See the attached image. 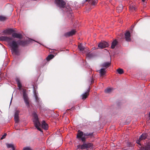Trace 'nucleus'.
Returning <instances> with one entry per match:
<instances>
[{"label":"nucleus","instance_id":"1","mask_svg":"<svg viewBox=\"0 0 150 150\" xmlns=\"http://www.w3.org/2000/svg\"><path fill=\"white\" fill-rule=\"evenodd\" d=\"M1 40L6 41L9 42L10 46L11 48V50L12 53L16 55H18L19 54V50L18 49V45L21 44L23 45H25V43H23L22 41H20L17 42L15 41H13L11 42H9L12 39V37L6 36H2L1 37Z\"/></svg>","mask_w":150,"mask_h":150},{"label":"nucleus","instance_id":"2","mask_svg":"<svg viewBox=\"0 0 150 150\" xmlns=\"http://www.w3.org/2000/svg\"><path fill=\"white\" fill-rule=\"evenodd\" d=\"M92 133H83L80 130H78L77 134L76 137L79 140H81L83 142H84L86 139L89 136L92 135Z\"/></svg>","mask_w":150,"mask_h":150},{"label":"nucleus","instance_id":"3","mask_svg":"<svg viewBox=\"0 0 150 150\" xmlns=\"http://www.w3.org/2000/svg\"><path fill=\"white\" fill-rule=\"evenodd\" d=\"M34 118L33 121L34 125L37 129L41 132H42V130L40 128L41 124L38 120V115L36 113H34Z\"/></svg>","mask_w":150,"mask_h":150},{"label":"nucleus","instance_id":"4","mask_svg":"<svg viewBox=\"0 0 150 150\" xmlns=\"http://www.w3.org/2000/svg\"><path fill=\"white\" fill-rule=\"evenodd\" d=\"M55 2L57 6L60 8H64L66 6V3L63 0H55Z\"/></svg>","mask_w":150,"mask_h":150},{"label":"nucleus","instance_id":"5","mask_svg":"<svg viewBox=\"0 0 150 150\" xmlns=\"http://www.w3.org/2000/svg\"><path fill=\"white\" fill-rule=\"evenodd\" d=\"M23 96L24 101L26 105L29 106V103L28 100V98L26 91L25 90H23Z\"/></svg>","mask_w":150,"mask_h":150},{"label":"nucleus","instance_id":"6","mask_svg":"<svg viewBox=\"0 0 150 150\" xmlns=\"http://www.w3.org/2000/svg\"><path fill=\"white\" fill-rule=\"evenodd\" d=\"M108 46V43L105 42H100L98 45V47L100 48L107 47Z\"/></svg>","mask_w":150,"mask_h":150},{"label":"nucleus","instance_id":"7","mask_svg":"<svg viewBox=\"0 0 150 150\" xmlns=\"http://www.w3.org/2000/svg\"><path fill=\"white\" fill-rule=\"evenodd\" d=\"M126 40L127 41H130L131 40L130 33L128 31H127L125 34Z\"/></svg>","mask_w":150,"mask_h":150},{"label":"nucleus","instance_id":"8","mask_svg":"<svg viewBox=\"0 0 150 150\" xmlns=\"http://www.w3.org/2000/svg\"><path fill=\"white\" fill-rule=\"evenodd\" d=\"M90 146V144H83V145H79L78 146V149L80 148L81 149H86L88 147H89Z\"/></svg>","mask_w":150,"mask_h":150},{"label":"nucleus","instance_id":"9","mask_svg":"<svg viewBox=\"0 0 150 150\" xmlns=\"http://www.w3.org/2000/svg\"><path fill=\"white\" fill-rule=\"evenodd\" d=\"M13 30L12 29H8L3 31V33L5 35H10L13 32Z\"/></svg>","mask_w":150,"mask_h":150},{"label":"nucleus","instance_id":"10","mask_svg":"<svg viewBox=\"0 0 150 150\" xmlns=\"http://www.w3.org/2000/svg\"><path fill=\"white\" fill-rule=\"evenodd\" d=\"M147 135L146 134H143L140 137L138 140H137L136 142L137 144H139V141L142 140L144 139L147 137Z\"/></svg>","mask_w":150,"mask_h":150},{"label":"nucleus","instance_id":"11","mask_svg":"<svg viewBox=\"0 0 150 150\" xmlns=\"http://www.w3.org/2000/svg\"><path fill=\"white\" fill-rule=\"evenodd\" d=\"M76 32L75 30H73L71 31L66 33L65 34V36H70L75 34Z\"/></svg>","mask_w":150,"mask_h":150},{"label":"nucleus","instance_id":"12","mask_svg":"<svg viewBox=\"0 0 150 150\" xmlns=\"http://www.w3.org/2000/svg\"><path fill=\"white\" fill-rule=\"evenodd\" d=\"M41 127L42 128L45 130H47L48 129V126L44 121H43L42 123Z\"/></svg>","mask_w":150,"mask_h":150},{"label":"nucleus","instance_id":"13","mask_svg":"<svg viewBox=\"0 0 150 150\" xmlns=\"http://www.w3.org/2000/svg\"><path fill=\"white\" fill-rule=\"evenodd\" d=\"M12 36L13 38H17L19 39H21L22 37V36L21 34L16 33H13L12 34Z\"/></svg>","mask_w":150,"mask_h":150},{"label":"nucleus","instance_id":"14","mask_svg":"<svg viewBox=\"0 0 150 150\" xmlns=\"http://www.w3.org/2000/svg\"><path fill=\"white\" fill-rule=\"evenodd\" d=\"M89 91L90 90L89 89H88L86 92L82 94V99H85L89 95Z\"/></svg>","mask_w":150,"mask_h":150},{"label":"nucleus","instance_id":"15","mask_svg":"<svg viewBox=\"0 0 150 150\" xmlns=\"http://www.w3.org/2000/svg\"><path fill=\"white\" fill-rule=\"evenodd\" d=\"M117 42L116 40H114L112 43L111 48L112 49L114 48L116 45H117Z\"/></svg>","mask_w":150,"mask_h":150},{"label":"nucleus","instance_id":"16","mask_svg":"<svg viewBox=\"0 0 150 150\" xmlns=\"http://www.w3.org/2000/svg\"><path fill=\"white\" fill-rule=\"evenodd\" d=\"M34 93L36 101L37 102H39V99L38 96V93L36 92V91H34Z\"/></svg>","mask_w":150,"mask_h":150},{"label":"nucleus","instance_id":"17","mask_svg":"<svg viewBox=\"0 0 150 150\" xmlns=\"http://www.w3.org/2000/svg\"><path fill=\"white\" fill-rule=\"evenodd\" d=\"M6 145L8 148H11L12 150H14V146L13 144L6 143Z\"/></svg>","mask_w":150,"mask_h":150},{"label":"nucleus","instance_id":"18","mask_svg":"<svg viewBox=\"0 0 150 150\" xmlns=\"http://www.w3.org/2000/svg\"><path fill=\"white\" fill-rule=\"evenodd\" d=\"M99 71L100 73L101 76L104 75L105 73V69H101Z\"/></svg>","mask_w":150,"mask_h":150},{"label":"nucleus","instance_id":"19","mask_svg":"<svg viewBox=\"0 0 150 150\" xmlns=\"http://www.w3.org/2000/svg\"><path fill=\"white\" fill-rule=\"evenodd\" d=\"M112 91V89L110 88H108L106 89L105 92L106 93H111Z\"/></svg>","mask_w":150,"mask_h":150},{"label":"nucleus","instance_id":"20","mask_svg":"<svg viewBox=\"0 0 150 150\" xmlns=\"http://www.w3.org/2000/svg\"><path fill=\"white\" fill-rule=\"evenodd\" d=\"M7 18L3 16H0V21H4L7 19Z\"/></svg>","mask_w":150,"mask_h":150},{"label":"nucleus","instance_id":"21","mask_svg":"<svg viewBox=\"0 0 150 150\" xmlns=\"http://www.w3.org/2000/svg\"><path fill=\"white\" fill-rule=\"evenodd\" d=\"M14 119L16 123H18L19 122V116L17 115H14Z\"/></svg>","mask_w":150,"mask_h":150},{"label":"nucleus","instance_id":"22","mask_svg":"<svg viewBox=\"0 0 150 150\" xmlns=\"http://www.w3.org/2000/svg\"><path fill=\"white\" fill-rule=\"evenodd\" d=\"M123 9V6H120L117 7V10L118 13L120 12Z\"/></svg>","mask_w":150,"mask_h":150},{"label":"nucleus","instance_id":"23","mask_svg":"<svg viewBox=\"0 0 150 150\" xmlns=\"http://www.w3.org/2000/svg\"><path fill=\"white\" fill-rule=\"evenodd\" d=\"M117 71L118 74H121L123 73V70L122 69L119 68L117 69Z\"/></svg>","mask_w":150,"mask_h":150},{"label":"nucleus","instance_id":"24","mask_svg":"<svg viewBox=\"0 0 150 150\" xmlns=\"http://www.w3.org/2000/svg\"><path fill=\"white\" fill-rule=\"evenodd\" d=\"M78 47L79 50L82 51L84 49V47L83 46L82 44H81L78 46Z\"/></svg>","mask_w":150,"mask_h":150},{"label":"nucleus","instance_id":"25","mask_svg":"<svg viewBox=\"0 0 150 150\" xmlns=\"http://www.w3.org/2000/svg\"><path fill=\"white\" fill-rule=\"evenodd\" d=\"M110 64L109 62H105L102 65V67L107 68L108 67Z\"/></svg>","mask_w":150,"mask_h":150},{"label":"nucleus","instance_id":"26","mask_svg":"<svg viewBox=\"0 0 150 150\" xmlns=\"http://www.w3.org/2000/svg\"><path fill=\"white\" fill-rule=\"evenodd\" d=\"M16 81L17 83L18 87L19 89H21V88L22 87V85L20 82L19 81V80L18 79H17L16 80Z\"/></svg>","mask_w":150,"mask_h":150},{"label":"nucleus","instance_id":"27","mask_svg":"<svg viewBox=\"0 0 150 150\" xmlns=\"http://www.w3.org/2000/svg\"><path fill=\"white\" fill-rule=\"evenodd\" d=\"M54 57V56L52 54H50L46 58V59L47 60H49L53 58Z\"/></svg>","mask_w":150,"mask_h":150},{"label":"nucleus","instance_id":"28","mask_svg":"<svg viewBox=\"0 0 150 150\" xmlns=\"http://www.w3.org/2000/svg\"><path fill=\"white\" fill-rule=\"evenodd\" d=\"M136 8L133 5H131L129 6V10L132 11H135Z\"/></svg>","mask_w":150,"mask_h":150},{"label":"nucleus","instance_id":"29","mask_svg":"<svg viewBox=\"0 0 150 150\" xmlns=\"http://www.w3.org/2000/svg\"><path fill=\"white\" fill-rule=\"evenodd\" d=\"M91 1V4L93 5H95L97 2V0H94L93 1Z\"/></svg>","mask_w":150,"mask_h":150},{"label":"nucleus","instance_id":"30","mask_svg":"<svg viewBox=\"0 0 150 150\" xmlns=\"http://www.w3.org/2000/svg\"><path fill=\"white\" fill-rule=\"evenodd\" d=\"M19 111L18 110H17L16 111L14 115H17L18 116Z\"/></svg>","mask_w":150,"mask_h":150},{"label":"nucleus","instance_id":"31","mask_svg":"<svg viewBox=\"0 0 150 150\" xmlns=\"http://www.w3.org/2000/svg\"><path fill=\"white\" fill-rule=\"evenodd\" d=\"M23 150H32L29 147H24Z\"/></svg>","mask_w":150,"mask_h":150},{"label":"nucleus","instance_id":"32","mask_svg":"<svg viewBox=\"0 0 150 150\" xmlns=\"http://www.w3.org/2000/svg\"><path fill=\"white\" fill-rule=\"evenodd\" d=\"M6 135V133H4V134L2 136V137H1V139H2L4 138L5 137Z\"/></svg>","mask_w":150,"mask_h":150},{"label":"nucleus","instance_id":"33","mask_svg":"<svg viewBox=\"0 0 150 150\" xmlns=\"http://www.w3.org/2000/svg\"><path fill=\"white\" fill-rule=\"evenodd\" d=\"M67 9L68 10V11H69V13H71V12L70 11H71V9L70 8V7L69 6H68V8H67Z\"/></svg>","mask_w":150,"mask_h":150},{"label":"nucleus","instance_id":"34","mask_svg":"<svg viewBox=\"0 0 150 150\" xmlns=\"http://www.w3.org/2000/svg\"><path fill=\"white\" fill-rule=\"evenodd\" d=\"M144 148H143V149H140V150H144Z\"/></svg>","mask_w":150,"mask_h":150},{"label":"nucleus","instance_id":"35","mask_svg":"<svg viewBox=\"0 0 150 150\" xmlns=\"http://www.w3.org/2000/svg\"><path fill=\"white\" fill-rule=\"evenodd\" d=\"M143 2H144L145 0H142Z\"/></svg>","mask_w":150,"mask_h":150},{"label":"nucleus","instance_id":"36","mask_svg":"<svg viewBox=\"0 0 150 150\" xmlns=\"http://www.w3.org/2000/svg\"><path fill=\"white\" fill-rule=\"evenodd\" d=\"M149 116L150 117V113H149Z\"/></svg>","mask_w":150,"mask_h":150},{"label":"nucleus","instance_id":"37","mask_svg":"<svg viewBox=\"0 0 150 150\" xmlns=\"http://www.w3.org/2000/svg\"><path fill=\"white\" fill-rule=\"evenodd\" d=\"M12 98H11V100H12Z\"/></svg>","mask_w":150,"mask_h":150},{"label":"nucleus","instance_id":"38","mask_svg":"<svg viewBox=\"0 0 150 150\" xmlns=\"http://www.w3.org/2000/svg\"><path fill=\"white\" fill-rule=\"evenodd\" d=\"M86 1H87L88 0H86Z\"/></svg>","mask_w":150,"mask_h":150}]
</instances>
